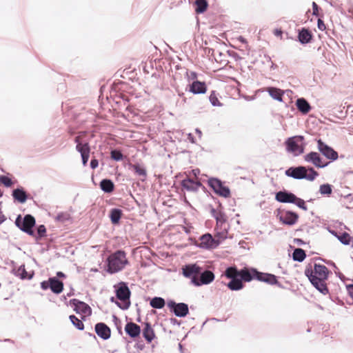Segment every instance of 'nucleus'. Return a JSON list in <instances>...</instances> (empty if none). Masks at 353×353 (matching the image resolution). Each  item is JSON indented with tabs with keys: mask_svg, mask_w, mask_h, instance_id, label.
Returning a JSON list of instances; mask_svg holds the SVG:
<instances>
[{
	"mask_svg": "<svg viewBox=\"0 0 353 353\" xmlns=\"http://www.w3.org/2000/svg\"><path fill=\"white\" fill-rule=\"evenodd\" d=\"M128 261L123 252L118 251L108 258V270L110 273L121 270L127 264Z\"/></svg>",
	"mask_w": 353,
	"mask_h": 353,
	"instance_id": "nucleus-3",
	"label": "nucleus"
},
{
	"mask_svg": "<svg viewBox=\"0 0 353 353\" xmlns=\"http://www.w3.org/2000/svg\"><path fill=\"white\" fill-rule=\"evenodd\" d=\"M99 163L97 159H92L90 162V166L92 169H95L98 167Z\"/></svg>",
	"mask_w": 353,
	"mask_h": 353,
	"instance_id": "nucleus-51",
	"label": "nucleus"
},
{
	"mask_svg": "<svg viewBox=\"0 0 353 353\" xmlns=\"http://www.w3.org/2000/svg\"><path fill=\"white\" fill-rule=\"evenodd\" d=\"M14 198L17 200L20 203L26 202L27 199V196L26 192L21 189H17L13 191L12 194Z\"/></svg>",
	"mask_w": 353,
	"mask_h": 353,
	"instance_id": "nucleus-29",
	"label": "nucleus"
},
{
	"mask_svg": "<svg viewBox=\"0 0 353 353\" xmlns=\"http://www.w3.org/2000/svg\"><path fill=\"white\" fill-rule=\"evenodd\" d=\"M337 239L344 245H351L353 247V238L346 232L337 236Z\"/></svg>",
	"mask_w": 353,
	"mask_h": 353,
	"instance_id": "nucleus-30",
	"label": "nucleus"
},
{
	"mask_svg": "<svg viewBox=\"0 0 353 353\" xmlns=\"http://www.w3.org/2000/svg\"><path fill=\"white\" fill-rule=\"evenodd\" d=\"M280 221L287 225H294L298 219V215L292 212H285L279 215Z\"/></svg>",
	"mask_w": 353,
	"mask_h": 353,
	"instance_id": "nucleus-16",
	"label": "nucleus"
},
{
	"mask_svg": "<svg viewBox=\"0 0 353 353\" xmlns=\"http://www.w3.org/2000/svg\"><path fill=\"white\" fill-rule=\"evenodd\" d=\"M0 182L2 183L3 184H4L7 187L11 186V185L12 183L11 179L5 176H0Z\"/></svg>",
	"mask_w": 353,
	"mask_h": 353,
	"instance_id": "nucleus-46",
	"label": "nucleus"
},
{
	"mask_svg": "<svg viewBox=\"0 0 353 353\" xmlns=\"http://www.w3.org/2000/svg\"><path fill=\"white\" fill-rule=\"evenodd\" d=\"M37 232L40 236H42L46 233V228L44 225H40L37 229Z\"/></svg>",
	"mask_w": 353,
	"mask_h": 353,
	"instance_id": "nucleus-50",
	"label": "nucleus"
},
{
	"mask_svg": "<svg viewBox=\"0 0 353 353\" xmlns=\"http://www.w3.org/2000/svg\"><path fill=\"white\" fill-rule=\"evenodd\" d=\"M285 174L296 179H305L310 181H314L318 176V173L313 168L307 169L303 166L290 168L285 171Z\"/></svg>",
	"mask_w": 353,
	"mask_h": 353,
	"instance_id": "nucleus-2",
	"label": "nucleus"
},
{
	"mask_svg": "<svg viewBox=\"0 0 353 353\" xmlns=\"http://www.w3.org/2000/svg\"><path fill=\"white\" fill-rule=\"evenodd\" d=\"M210 101L214 106H220L221 105L214 92L211 93Z\"/></svg>",
	"mask_w": 353,
	"mask_h": 353,
	"instance_id": "nucleus-39",
	"label": "nucleus"
},
{
	"mask_svg": "<svg viewBox=\"0 0 353 353\" xmlns=\"http://www.w3.org/2000/svg\"><path fill=\"white\" fill-rule=\"evenodd\" d=\"M196 132L201 134V132L199 130H196Z\"/></svg>",
	"mask_w": 353,
	"mask_h": 353,
	"instance_id": "nucleus-60",
	"label": "nucleus"
},
{
	"mask_svg": "<svg viewBox=\"0 0 353 353\" xmlns=\"http://www.w3.org/2000/svg\"><path fill=\"white\" fill-rule=\"evenodd\" d=\"M97 334L103 339H108L110 337L111 332H97Z\"/></svg>",
	"mask_w": 353,
	"mask_h": 353,
	"instance_id": "nucleus-49",
	"label": "nucleus"
},
{
	"mask_svg": "<svg viewBox=\"0 0 353 353\" xmlns=\"http://www.w3.org/2000/svg\"><path fill=\"white\" fill-rule=\"evenodd\" d=\"M332 186L328 183L321 185L319 187V192L321 194L330 195L332 194Z\"/></svg>",
	"mask_w": 353,
	"mask_h": 353,
	"instance_id": "nucleus-37",
	"label": "nucleus"
},
{
	"mask_svg": "<svg viewBox=\"0 0 353 353\" xmlns=\"http://www.w3.org/2000/svg\"><path fill=\"white\" fill-rule=\"evenodd\" d=\"M208 184L216 194L225 197L230 195V190L227 187L223 185L221 181L216 179H210L208 181Z\"/></svg>",
	"mask_w": 353,
	"mask_h": 353,
	"instance_id": "nucleus-12",
	"label": "nucleus"
},
{
	"mask_svg": "<svg viewBox=\"0 0 353 353\" xmlns=\"http://www.w3.org/2000/svg\"><path fill=\"white\" fill-rule=\"evenodd\" d=\"M196 4V12L197 13L203 12L208 6V3L205 0H196L195 2Z\"/></svg>",
	"mask_w": 353,
	"mask_h": 353,
	"instance_id": "nucleus-32",
	"label": "nucleus"
},
{
	"mask_svg": "<svg viewBox=\"0 0 353 353\" xmlns=\"http://www.w3.org/2000/svg\"><path fill=\"white\" fill-rule=\"evenodd\" d=\"M318 27L320 30H323L325 29V25L321 19L318 20Z\"/></svg>",
	"mask_w": 353,
	"mask_h": 353,
	"instance_id": "nucleus-52",
	"label": "nucleus"
},
{
	"mask_svg": "<svg viewBox=\"0 0 353 353\" xmlns=\"http://www.w3.org/2000/svg\"><path fill=\"white\" fill-rule=\"evenodd\" d=\"M130 290L125 285H121L117 290V297L119 301L117 304L121 309H128L130 306Z\"/></svg>",
	"mask_w": 353,
	"mask_h": 353,
	"instance_id": "nucleus-6",
	"label": "nucleus"
},
{
	"mask_svg": "<svg viewBox=\"0 0 353 353\" xmlns=\"http://www.w3.org/2000/svg\"><path fill=\"white\" fill-rule=\"evenodd\" d=\"M215 230L216 234L214 238L215 240H218L219 245L223 240H225L227 238L228 230L225 227L223 228V226L219 227L217 230Z\"/></svg>",
	"mask_w": 353,
	"mask_h": 353,
	"instance_id": "nucleus-25",
	"label": "nucleus"
},
{
	"mask_svg": "<svg viewBox=\"0 0 353 353\" xmlns=\"http://www.w3.org/2000/svg\"><path fill=\"white\" fill-rule=\"evenodd\" d=\"M199 174H200V170L199 169H194V170H192L191 171V172H190L188 177L191 178L192 176H194L196 179V180H199L197 176Z\"/></svg>",
	"mask_w": 353,
	"mask_h": 353,
	"instance_id": "nucleus-48",
	"label": "nucleus"
},
{
	"mask_svg": "<svg viewBox=\"0 0 353 353\" xmlns=\"http://www.w3.org/2000/svg\"><path fill=\"white\" fill-rule=\"evenodd\" d=\"M95 331H110V330L105 324L99 323L95 325Z\"/></svg>",
	"mask_w": 353,
	"mask_h": 353,
	"instance_id": "nucleus-44",
	"label": "nucleus"
},
{
	"mask_svg": "<svg viewBox=\"0 0 353 353\" xmlns=\"http://www.w3.org/2000/svg\"><path fill=\"white\" fill-rule=\"evenodd\" d=\"M111 157L115 161H120L123 159V154L120 151L112 150L111 152Z\"/></svg>",
	"mask_w": 353,
	"mask_h": 353,
	"instance_id": "nucleus-41",
	"label": "nucleus"
},
{
	"mask_svg": "<svg viewBox=\"0 0 353 353\" xmlns=\"http://www.w3.org/2000/svg\"><path fill=\"white\" fill-rule=\"evenodd\" d=\"M17 273L19 275L21 276L22 279L29 278L30 279L32 277L31 275H28L24 268V266H21L17 270Z\"/></svg>",
	"mask_w": 353,
	"mask_h": 353,
	"instance_id": "nucleus-40",
	"label": "nucleus"
},
{
	"mask_svg": "<svg viewBox=\"0 0 353 353\" xmlns=\"http://www.w3.org/2000/svg\"><path fill=\"white\" fill-rule=\"evenodd\" d=\"M349 294L353 297V285H350L347 287Z\"/></svg>",
	"mask_w": 353,
	"mask_h": 353,
	"instance_id": "nucleus-54",
	"label": "nucleus"
},
{
	"mask_svg": "<svg viewBox=\"0 0 353 353\" xmlns=\"http://www.w3.org/2000/svg\"><path fill=\"white\" fill-rule=\"evenodd\" d=\"M69 215L68 214H60L57 216V219L60 221H65L69 219Z\"/></svg>",
	"mask_w": 353,
	"mask_h": 353,
	"instance_id": "nucleus-47",
	"label": "nucleus"
},
{
	"mask_svg": "<svg viewBox=\"0 0 353 353\" xmlns=\"http://www.w3.org/2000/svg\"><path fill=\"white\" fill-rule=\"evenodd\" d=\"M214 279V275L211 271H205L199 276H194L192 282L196 286L207 285L212 282Z\"/></svg>",
	"mask_w": 353,
	"mask_h": 353,
	"instance_id": "nucleus-10",
	"label": "nucleus"
},
{
	"mask_svg": "<svg viewBox=\"0 0 353 353\" xmlns=\"http://www.w3.org/2000/svg\"><path fill=\"white\" fill-rule=\"evenodd\" d=\"M266 91L269 93L271 97L279 101H282V97L284 94V91L273 87H268L266 88Z\"/></svg>",
	"mask_w": 353,
	"mask_h": 353,
	"instance_id": "nucleus-22",
	"label": "nucleus"
},
{
	"mask_svg": "<svg viewBox=\"0 0 353 353\" xmlns=\"http://www.w3.org/2000/svg\"><path fill=\"white\" fill-rule=\"evenodd\" d=\"M256 279L263 282H265L270 285H274L277 283L276 277L274 274L268 273H262L257 272Z\"/></svg>",
	"mask_w": 353,
	"mask_h": 353,
	"instance_id": "nucleus-19",
	"label": "nucleus"
},
{
	"mask_svg": "<svg viewBox=\"0 0 353 353\" xmlns=\"http://www.w3.org/2000/svg\"><path fill=\"white\" fill-rule=\"evenodd\" d=\"M182 185L187 190L196 191L201 186V183L200 180L194 181L192 179L188 177V179L183 180Z\"/></svg>",
	"mask_w": 353,
	"mask_h": 353,
	"instance_id": "nucleus-17",
	"label": "nucleus"
},
{
	"mask_svg": "<svg viewBox=\"0 0 353 353\" xmlns=\"http://www.w3.org/2000/svg\"><path fill=\"white\" fill-rule=\"evenodd\" d=\"M75 142L77 143V150L81 153L83 164L85 165L89 159V145L86 142L84 143L81 141V136H77L75 138Z\"/></svg>",
	"mask_w": 353,
	"mask_h": 353,
	"instance_id": "nucleus-9",
	"label": "nucleus"
},
{
	"mask_svg": "<svg viewBox=\"0 0 353 353\" xmlns=\"http://www.w3.org/2000/svg\"><path fill=\"white\" fill-rule=\"evenodd\" d=\"M304 160L307 162L313 163L317 168H324L328 163H323L320 154L315 152H311L304 156Z\"/></svg>",
	"mask_w": 353,
	"mask_h": 353,
	"instance_id": "nucleus-14",
	"label": "nucleus"
},
{
	"mask_svg": "<svg viewBox=\"0 0 353 353\" xmlns=\"http://www.w3.org/2000/svg\"><path fill=\"white\" fill-rule=\"evenodd\" d=\"M167 305L177 316L183 317L188 313V306L185 303H176L172 301H170Z\"/></svg>",
	"mask_w": 353,
	"mask_h": 353,
	"instance_id": "nucleus-13",
	"label": "nucleus"
},
{
	"mask_svg": "<svg viewBox=\"0 0 353 353\" xmlns=\"http://www.w3.org/2000/svg\"><path fill=\"white\" fill-rule=\"evenodd\" d=\"M16 224L24 232L30 235L33 234L32 228L35 224V220L32 216L28 214L25 216L21 221H20V217H18L16 221Z\"/></svg>",
	"mask_w": 353,
	"mask_h": 353,
	"instance_id": "nucleus-8",
	"label": "nucleus"
},
{
	"mask_svg": "<svg viewBox=\"0 0 353 353\" xmlns=\"http://www.w3.org/2000/svg\"><path fill=\"white\" fill-rule=\"evenodd\" d=\"M50 288L52 292L54 293L59 294L63 290V283L59 281L55 278L50 279L49 280Z\"/></svg>",
	"mask_w": 353,
	"mask_h": 353,
	"instance_id": "nucleus-24",
	"label": "nucleus"
},
{
	"mask_svg": "<svg viewBox=\"0 0 353 353\" xmlns=\"http://www.w3.org/2000/svg\"><path fill=\"white\" fill-rule=\"evenodd\" d=\"M57 276H59V277H63L64 276V274L63 273H62L61 272H59L57 273Z\"/></svg>",
	"mask_w": 353,
	"mask_h": 353,
	"instance_id": "nucleus-56",
	"label": "nucleus"
},
{
	"mask_svg": "<svg viewBox=\"0 0 353 353\" xmlns=\"http://www.w3.org/2000/svg\"><path fill=\"white\" fill-rule=\"evenodd\" d=\"M121 215V211L118 209H114L111 211L110 218L111 221L113 223H117L119 222Z\"/></svg>",
	"mask_w": 353,
	"mask_h": 353,
	"instance_id": "nucleus-35",
	"label": "nucleus"
},
{
	"mask_svg": "<svg viewBox=\"0 0 353 353\" xmlns=\"http://www.w3.org/2000/svg\"><path fill=\"white\" fill-rule=\"evenodd\" d=\"M312 7H313V14L314 15H317L318 6L315 2L312 3Z\"/></svg>",
	"mask_w": 353,
	"mask_h": 353,
	"instance_id": "nucleus-53",
	"label": "nucleus"
},
{
	"mask_svg": "<svg viewBox=\"0 0 353 353\" xmlns=\"http://www.w3.org/2000/svg\"><path fill=\"white\" fill-rule=\"evenodd\" d=\"M132 338H136L139 336L140 334L142 333L143 337L146 340L148 343H151L152 341L155 338L154 332H127Z\"/></svg>",
	"mask_w": 353,
	"mask_h": 353,
	"instance_id": "nucleus-26",
	"label": "nucleus"
},
{
	"mask_svg": "<svg viewBox=\"0 0 353 353\" xmlns=\"http://www.w3.org/2000/svg\"><path fill=\"white\" fill-rule=\"evenodd\" d=\"M319 150L327 159L335 161L338 159V153L333 148L324 143L321 140H318Z\"/></svg>",
	"mask_w": 353,
	"mask_h": 353,
	"instance_id": "nucleus-11",
	"label": "nucleus"
},
{
	"mask_svg": "<svg viewBox=\"0 0 353 353\" xmlns=\"http://www.w3.org/2000/svg\"><path fill=\"white\" fill-rule=\"evenodd\" d=\"M257 271L254 269L242 270L239 272V276L245 281H250L253 279H256Z\"/></svg>",
	"mask_w": 353,
	"mask_h": 353,
	"instance_id": "nucleus-20",
	"label": "nucleus"
},
{
	"mask_svg": "<svg viewBox=\"0 0 353 353\" xmlns=\"http://www.w3.org/2000/svg\"><path fill=\"white\" fill-rule=\"evenodd\" d=\"M125 331H140L139 327L134 323H128L125 327Z\"/></svg>",
	"mask_w": 353,
	"mask_h": 353,
	"instance_id": "nucleus-43",
	"label": "nucleus"
},
{
	"mask_svg": "<svg viewBox=\"0 0 353 353\" xmlns=\"http://www.w3.org/2000/svg\"><path fill=\"white\" fill-rule=\"evenodd\" d=\"M150 305L154 308L161 309L165 305V301L161 297H155L151 300Z\"/></svg>",
	"mask_w": 353,
	"mask_h": 353,
	"instance_id": "nucleus-31",
	"label": "nucleus"
},
{
	"mask_svg": "<svg viewBox=\"0 0 353 353\" xmlns=\"http://www.w3.org/2000/svg\"><path fill=\"white\" fill-rule=\"evenodd\" d=\"M100 185L101 189L106 192H112L114 188L112 182L107 179L101 181Z\"/></svg>",
	"mask_w": 353,
	"mask_h": 353,
	"instance_id": "nucleus-33",
	"label": "nucleus"
},
{
	"mask_svg": "<svg viewBox=\"0 0 353 353\" xmlns=\"http://www.w3.org/2000/svg\"><path fill=\"white\" fill-rule=\"evenodd\" d=\"M239 40L241 41V42H244V39L243 37H239Z\"/></svg>",
	"mask_w": 353,
	"mask_h": 353,
	"instance_id": "nucleus-59",
	"label": "nucleus"
},
{
	"mask_svg": "<svg viewBox=\"0 0 353 353\" xmlns=\"http://www.w3.org/2000/svg\"><path fill=\"white\" fill-rule=\"evenodd\" d=\"M199 243L197 246L206 250H213L219 246L218 240H215L214 238L210 234H205L199 238Z\"/></svg>",
	"mask_w": 353,
	"mask_h": 353,
	"instance_id": "nucleus-7",
	"label": "nucleus"
},
{
	"mask_svg": "<svg viewBox=\"0 0 353 353\" xmlns=\"http://www.w3.org/2000/svg\"><path fill=\"white\" fill-rule=\"evenodd\" d=\"M296 105L299 110L303 114H307L311 109L310 104L303 98L298 99L296 101Z\"/></svg>",
	"mask_w": 353,
	"mask_h": 353,
	"instance_id": "nucleus-23",
	"label": "nucleus"
},
{
	"mask_svg": "<svg viewBox=\"0 0 353 353\" xmlns=\"http://www.w3.org/2000/svg\"><path fill=\"white\" fill-rule=\"evenodd\" d=\"M328 272L327 268L325 265L320 264H315L313 268L305 270V274L311 283L323 294H327L328 292L325 284Z\"/></svg>",
	"mask_w": 353,
	"mask_h": 353,
	"instance_id": "nucleus-1",
	"label": "nucleus"
},
{
	"mask_svg": "<svg viewBox=\"0 0 353 353\" xmlns=\"http://www.w3.org/2000/svg\"><path fill=\"white\" fill-rule=\"evenodd\" d=\"M74 301V310L77 313L81 314L83 317H86L91 314L92 310L88 304L76 300Z\"/></svg>",
	"mask_w": 353,
	"mask_h": 353,
	"instance_id": "nucleus-15",
	"label": "nucleus"
},
{
	"mask_svg": "<svg viewBox=\"0 0 353 353\" xmlns=\"http://www.w3.org/2000/svg\"><path fill=\"white\" fill-rule=\"evenodd\" d=\"M134 169L135 170V172L139 174V176H145L146 172L144 168L139 165H134Z\"/></svg>",
	"mask_w": 353,
	"mask_h": 353,
	"instance_id": "nucleus-45",
	"label": "nucleus"
},
{
	"mask_svg": "<svg viewBox=\"0 0 353 353\" xmlns=\"http://www.w3.org/2000/svg\"><path fill=\"white\" fill-rule=\"evenodd\" d=\"M331 234H333L334 236H335L336 238H337V236H339L337 234V233L334 231H330Z\"/></svg>",
	"mask_w": 353,
	"mask_h": 353,
	"instance_id": "nucleus-58",
	"label": "nucleus"
},
{
	"mask_svg": "<svg viewBox=\"0 0 353 353\" xmlns=\"http://www.w3.org/2000/svg\"><path fill=\"white\" fill-rule=\"evenodd\" d=\"M303 137L295 136L289 138L286 141L287 149L288 151L299 155L303 152L304 148L303 145Z\"/></svg>",
	"mask_w": 353,
	"mask_h": 353,
	"instance_id": "nucleus-5",
	"label": "nucleus"
},
{
	"mask_svg": "<svg viewBox=\"0 0 353 353\" xmlns=\"http://www.w3.org/2000/svg\"><path fill=\"white\" fill-rule=\"evenodd\" d=\"M48 285H50V283H47V282H42L41 283V288L44 290L47 289Z\"/></svg>",
	"mask_w": 353,
	"mask_h": 353,
	"instance_id": "nucleus-55",
	"label": "nucleus"
},
{
	"mask_svg": "<svg viewBox=\"0 0 353 353\" xmlns=\"http://www.w3.org/2000/svg\"><path fill=\"white\" fill-rule=\"evenodd\" d=\"M201 268L196 265H187L183 268V273L186 277L199 276Z\"/></svg>",
	"mask_w": 353,
	"mask_h": 353,
	"instance_id": "nucleus-18",
	"label": "nucleus"
},
{
	"mask_svg": "<svg viewBox=\"0 0 353 353\" xmlns=\"http://www.w3.org/2000/svg\"><path fill=\"white\" fill-rule=\"evenodd\" d=\"M216 226L215 230H217L219 227H222L223 225H224L225 219H224L223 216L221 214H220L219 215L216 216Z\"/></svg>",
	"mask_w": 353,
	"mask_h": 353,
	"instance_id": "nucleus-42",
	"label": "nucleus"
},
{
	"mask_svg": "<svg viewBox=\"0 0 353 353\" xmlns=\"http://www.w3.org/2000/svg\"><path fill=\"white\" fill-rule=\"evenodd\" d=\"M275 34L279 36V35H281V30H276L275 32Z\"/></svg>",
	"mask_w": 353,
	"mask_h": 353,
	"instance_id": "nucleus-57",
	"label": "nucleus"
},
{
	"mask_svg": "<svg viewBox=\"0 0 353 353\" xmlns=\"http://www.w3.org/2000/svg\"><path fill=\"white\" fill-rule=\"evenodd\" d=\"M228 287L231 290H239L243 288V285L241 279L235 278L232 279L231 281L228 283Z\"/></svg>",
	"mask_w": 353,
	"mask_h": 353,
	"instance_id": "nucleus-27",
	"label": "nucleus"
},
{
	"mask_svg": "<svg viewBox=\"0 0 353 353\" xmlns=\"http://www.w3.org/2000/svg\"><path fill=\"white\" fill-rule=\"evenodd\" d=\"M276 199L281 203H292L296 204L298 207L306 210L305 201L296 197L294 194L287 192H279L276 194Z\"/></svg>",
	"mask_w": 353,
	"mask_h": 353,
	"instance_id": "nucleus-4",
	"label": "nucleus"
},
{
	"mask_svg": "<svg viewBox=\"0 0 353 353\" xmlns=\"http://www.w3.org/2000/svg\"><path fill=\"white\" fill-rule=\"evenodd\" d=\"M225 276L230 279H235L239 276V272L235 268H228L225 271Z\"/></svg>",
	"mask_w": 353,
	"mask_h": 353,
	"instance_id": "nucleus-36",
	"label": "nucleus"
},
{
	"mask_svg": "<svg viewBox=\"0 0 353 353\" xmlns=\"http://www.w3.org/2000/svg\"><path fill=\"white\" fill-rule=\"evenodd\" d=\"M305 258V252L299 248L296 249L293 253V259L294 261H302Z\"/></svg>",
	"mask_w": 353,
	"mask_h": 353,
	"instance_id": "nucleus-34",
	"label": "nucleus"
},
{
	"mask_svg": "<svg viewBox=\"0 0 353 353\" xmlns=\"http://www.w3.org/2000/svg\"><path fill=\"white\" fill-rule=\"evenodd\" d=\"M312 38L310 32L305 29H302L299 34V41L302 43H308Z\"/></svg>",
	"mask_w": 353,
	"mask_h": 353,
	"instance_id": "nucleus-28",
	"label": "nucleus"
},
{
	"mask_svg": "<svg viewBox=\"0 0 353 353\" xmlns=\"http://www.w3.org/2000/svg\"><path fill=\"white\" fill-rule=\"evenodd\" d=\"M70 320L77 329L83 330L84 328L82 321L74 315L70 316Z\"/></svg>",
	"mask_w": 353,
	"mask_h": 353,
	"instance_id": "nucleus-38",
	"label": "nucleus"
},
{
	"mask_svg": "<svg viewBox=\"0 0 353 353\" xmlns=\"http://www.w3.org/2000/svg\"><path fill=\"white\" fill-rule=\"evenodd\" d=\"M190 90L194 94H203L206 92V86L204 83L196 81L192 83Z\"/></svg>",
	"mask_w": 353,
	"mask_h": 353,
	"instance_id": "nucleus-21",
	"label": "nucleus"
}]
</instances>
